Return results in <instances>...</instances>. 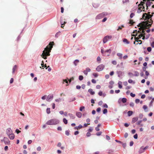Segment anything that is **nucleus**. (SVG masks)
Instances as JSON below:
<instances>
[{
  "mask_svg": "<svg viewBox=\"0 0 154 154\" xmlns=\"http://www.w3.org/2000/svg\"><path fill=\"white\" fill-rule=\"evenodd\" d=\"M54 44V42H50L48 46H47L45 49V50L43 51V53L41 55V56L44 59H47V56L50 55V52L53 48V45Z\"/></svg>",
  "mask_w": 154,
  "mask_h": 154,
  "instance_id": "1",
  "label": "nucleus"
},
{
  "mask_svg": "<svg viewBox=\"0 0 154 154\" xmlns=\"http://www.w3.org/2000/svg\"><path fill=\"white\" fill-rule=\"evenodd\" d=\"M59 123V121L56 119H54L48 121L46 123L48 125H57Z\"/></svg>",
  "mask_w": 154,
  "mask_h": 154,
  "instance_id": "2",
  "label": "nucleus"
},
{
  "mask_svg": "<svg viewBox=\"0 0 154 154\" xmlns=\"http://www.w3.org/2000/svg\"><path fill=\"white\" fill-rule=\"evenodd\" d=\"M152 22V21L151 19L149 18L148 20V22L146 21L144 22V23H145L146 26L150 27L151 26Z\"/></svg>",
  "mask_w": 154,
  "mask_h": 154,
  "instance_id": "3",
  "label": "nucleus"
},
{
  "mask_svg": "<svg viewBox=\"0 0 154 154\" xmlns=\"http://www.w3.org/2000/svg\"><path fill=\"white\" fill-rule=\"evenodd\" d=\"M104 67V66L102 64L98 66L96 68V69L98 71H100L102 70Z\"/></svg>",
  "mask_w": 154,
  "mask_h": 154,
  "instance_id": "4",
  "label": "nucleus"
},
{
  "mask_svg": "<svg viewBox=\"0 0 154 154\" xmlns=\"http://www.w3.org/2000/svg\"><path fill=\"white\" fill-rule=\"evenodd\" d=\"M105 15V13H103L97 15L96 18V19H100L103 17Z\"/></svg>",
  "mask_w": 154,
  "mask_h": 154,
  "instance_id": "5",
  "label": "nucleus"
},
{
  "mask_svg": "<svg viewBox=\"0 0 154 154\" xmlns=\"http://www.w3.org/2000/svg\"><path fill=\"white\" fill-rule=\"evenodd\" d=\"M117 73L118 75V76L121 78H122V77L124 74V73L120 71H117Z\"/></svg>",
  "mask_w": 154,
  "mask_h": 154,
  "instance_id": "6",
  "label": "nucleus"
},
{
  "mask_svg": "<svg viewBox=\"0 0 154 154\" xmlns=\"http://www.w3.org/2000/svg\"><path fill=\"white\" fill-rule=\"evenodd\" d=\"M6 145H9L10 144V141L7 137H4L3 139Z\"/></svg>",
  "mask_w": 154,
  "mask_h": 154,
  "instance_id": "7",
  "label": "nucleus"
},
{
  "mask_svg": "<svg viewBox=\"0 0 154 154\" xmlns=\"http://www.w3.org/2000/svg\"><path fill=\"white\" fill-rule=\"evenodd\" d=\"M138 27H140V28H139V29H141V28H143L145 27H146L145 23H140L138 25Z\"/></svg>",
  "mask_w": 154,
  "mask_h": 154,
  "instance_id": "8",
  "label": "nucleus"
},
{
  "mask_svg": "<svg viewBox=\"0 0 154 154\" xmlns=\"http://www.w3.org/2000/svg\"><path fill=\"white\" fill-rule=\"evenodd\" d=\"M53 97V95H49L48 96L46 100L47 101L49 102L51 100H50L52 99Z\"/></svg>",
  "mask_w": 154,
  "mask_h": 154,
  "instance_id": "9",
  "label": "nucleus"
},
{
  "mask_svg": "<svg viewBox=\"0 0 154 154\" xmlns=\"http://www.w3.org/2000/svg\"><path fill=\"white\" fill-rule=\"evenodd\" d=\"M6 133L8 135H9L12 133V131L10 128H8L6 130Z\"/></svg>",
  "mask_w": 154,
  "mask_h": 154,
  "instance_id": "10",
  "label": "nucleus"
},
{
  "mask_svg": "<svg viewBox=\"0 0 154 154\" xmlns=\"http://www.w3.org/2000/svg\"><path fill=\"white\" fill-rule=\"evenodd\" d=\"M9 138L11 140H13L14 139L15 136L13 134H11L8 135Z\"/></svg>",
  "mask_w": 154,
  "mask_h": 154,
  "instance_id": "11",
  "label": "nucleus"
},
{
  "mask_svg": "<svg viewBox=\"0 0 154 154\" xmlns=\"http://www.w3.org/2000/svg\"><path fill=\"white\" fill-rule=\"evenodd\" d=\"M142 120L139 121L136 123V124L137 125H139L140 127H143V124H141V123L142 122Z\"/></svg>",
  "mask_w": 154,
  "mask_h": 154,
  "instance_id": "12",
  "label": "nucleus"
},
{
  "mask_svg": "<svg viewBox=\"0 0 154 154\" xmlns=\"http://www.w3.org/2000/svg\"><path fill=\"white\" fill-rule=\"evenodd\" d=\"M68 115L69 116L71 119H74L75 118V116L71 113H69Z\"/></svg>",
  "mask_w": 154,
  "mask_h": 154,
  "instance_id": "13",
  "label": "nucleus"
},
{
  "mask_svg": "<svg viewBox=\"0 0 154 154\" xmlns=\"http://www.w3.org/2000/svg\"><path fill=\"white\" fill-rule=\"evenodd\" d=\"M61 145H62L61 143L60 142H59L57 144V146L59 147H60V149H62V150L64 149H65V147L64 146H61Z\"/></svg>",
  "mask_w": 154,
  "mask_h": 154,
  "instance_id": "14",
  "label": "nucleus"
},
{
  "mask_svg": "<svg viewBox=\"0 0 154 154\" xmlns=\"http://www.w3.org/2000/svg\"><path fill=\"white\" fill-rule=\"evenodd\" d=\"M138 120V118L137 117L134 118L132 119V123H135V122L137 121Z\"/></svg>",
  "mask_w": 154,
  "mask_h": 154,
  "instance_id": "15",
  "label": "nucleus"
},
{
  "mask_svg": "<svg viewBox=\"0 0 154 154\" xmlns=\"http://www.w3.org/2000/svg\"><path fill=\"white\" fill-rule=\"evenodd\" d=\"M110 85L109 86V87L110 88H112V85L114 84V82L113 81H110L109 83Z\"/></svg>",
  "mask_w": 154,
  "mask_h": 154,
  "instance_id": "16",
  "label": "nucleus"
},
{
  "mask_svg": "<svg viewBox=\"0 0 154 154\" xmlns=\"http://www.w3.org/2000/svg\"><path fill=\"white\" fill-rule=\"evenodd\" d=\"M75 100V97H72L69 98V102H71Z\"/></svg>",
  "mask_w": 154,
  "mask_h": 154,
  "instance_id": "17",
  "label": "nucleus"
},
{
  "mask_svg": "<svg viewBox=\"0 0 154 154\" xmlns=\"http://www.w3.org/2000/svg\"><path fill=\"white\" fill-rule=\"evenodd\" d=\"M88 92L90 93L91 95H94L95 93L94 91H93V90L91 89H89L88 90Z\"/></svg>",
  "mask_w": 154,
  "mask_h": 154,
  "instance_id": "18",
  "label": "nucleus"
},
{
  "mask_svg": "<svg viewBox=\"0 0 154 154\" xmlns=\"http://www.w3.org/2000/svg\"><path fill=\"white\" fill-rule=\"evenodd\" d=\"M118 87L119 88H122V82L121 81H119L118 83Z\"/></svg>",
  "mask_w": 154,
  "mask_h": 154,
  "instance_id": "19",
  "label": "nucleus"
},
{
  "mask_svg": "<svg viewBox=\"0 0 154 154\" xmlns=\"http://www.w3.org/2000/svg\"><path fill=\"white\" fill-rule=\"evenodd\" d=\"M112 36L111 35L106 36V42L107 41L110 40L112 39Z\"/></svg>",
  "mask_w": 154,
  "mask_h": 154,
  "instance_id": "20",
  "label": "nucleus"
},
{
  "mask_svg": "<svg viewBox=\"0 0 154 154\" xmlns=\"http://www.w3.org/2000/svg\"><path fill=\"white\" fill-rule=\"evenodd\" d=\"M76 115L78 117L80 118L82 117V114L81 112H77L76 113Z\"/></svg>",
  "mask_w": 154,
  "mask_h": 154,
  "instance_id": "21",
  "label": "nucleus"
},
{
  "mask_svg": "<svg viewBox=\"0 0 154 154\" xmlns=\"http://www.w3.org/2000/svg\"><path fill=\"white\" fill-rule=\"evenodd\" d=\"M123 42L126 44H128L129 43V42L126 38H124L123 39Z\"/></svg>",
  "mask_w": 154,
  "mask_h": 154,
  "instance_id": "22",
  "label": "nucleus"
},
{
  "mask_svg": "<svg viewBox=\"0 0 154 154\" xmlns=\"http://www.w3.org/2000/svg\"><path fill=\"white\" fill-rule=\"evenodd\" d=\"M145 151L144 150H143V147L142 146L140 148V149L139 150V153H142L144 151Z\"/></svg>",
  "mask_w": 154,
  "mask_h": 154,
  "instance_id": "23",
  "label": "nucleus"
},
{
  "mask_svg": "<svg viewBox=\"0 0 154 154\" xmlns=\"http://www.w3.org/2000/svg\"><path fill=\"white\" fill-rule=\"evenodd\" d=\"M133 112L131 111H129L128 112V116H130L132 114Z\"/></svg>",
  "mask_w": 154,
  "mask_h": 154,
  "instance_id": "24",
  "label": "nucleus"
},
{
  "mask_svg": "<svg viewBox=\"0 0 154 154\" xmlns=\"http://www.w3.org/2000/svg\"><path fill=\"white\" fill-rule=\"evenodd\" d=\"M128 82L129 83H132L133 84H134L135 83L134 81H133L131 79H129L128 80Z\"/></svg>",
  "mask_w": 154,
  "mask_h": 154,
  "instance_id": "25",
  "label": "nucleus"
},
{
  "mask_svg": "<svg viewBox=\"0 0 154 154\" xmlns=\"http://www.w3.org/2000/svg\"><path fill=\"white\" fill-rule=\"evenodd\" d=\"M134 72V76H138L139 75V73L138 72L135 71Z\"/></svg>",
  "mask_w": 154,
  "mask_h": 154,
  "instance_id": "26",
  "label": "nucleus"
},
{
  "mask_svg": "<svg viewBox=\"0 0 154 154\" xmlns=\"http://www.w3.org/2000/svg\"><path fill=\"white\" fill-rule=\"evenodd\" d=\"M117 55L119 57V59H121L122 57V54L121 53H118L117 54Z\"/></svg>",
  "mask_w": 154,
  "mask_h": 154,
  "instance_id": "27",
  "label": "nucleus"
},
{
  "mask_svg": "<svg viewBox=\"0 0 154 154\" xmlns=\"http://www.w3.org/2000/svg\"><path fill=\"white\" fill-rule=\"evenodd\" d=\"M111 51L110 49H109L107 51L106 50V56H109V54L111 53Z\"/></svg>",
  "mask_w": 154,
  "mask_h": 154,
  "instance_id": "28",
  "label": "nucleus"
},
{
  "mask_svg": "<svg viewBox=\"0 0 154 154\" xmlns=\"http://www.w3.org/2000/svg\"><path fill=\"white\" fill-rule=\"evenodd\" d=\"M17 68V66L16 65H15L14 66V67L13 68V69H12L13 73H14V72L15 71L16 69Z\"/></svg>",
  "mask_w": 154,
  "mask_h": 154,
  "instance_id": "29",
  "label": "nucleus"
},
{
  "mask_svg": "<svg viewBox=\"0 0 154 154\" xmlns=\"http://www.w3.org/2000/svg\"><path fill=\"white\" fill-rule=\"evenodd\" d=\"M79 60H75V61L74 62V63L75 64V65L76 66L78 63H79Z\"/></svg>",
  "mask_w": 154,
  "mask_h": 154,
  "instance_id": "30",
  "label": "nucleus"
},
{
  "mask_svg": "<svg viewBox=\"0 0 154 154\" xmlns=\"http://www.w3.org/2000/svg\"><path fill=\"white\" fill-rule=\"evenodd\" d=\"M128 75L130 77H131L133 76H134V74H133L131 72H129L128 73Z\"/></svg>",
  "mask_w": 154,
  "mask_h": 154,
  "instance_id": "31",
  "label": "nucleus"
},
{
  "mask_svg": "<svg viewBox=\"0 0 154 154\" xmlns=\"http://www.w3.org/2000/svg\"><path fill=\"white\" fill-rule=\"evenodd\" d=\"M63 122L65 124H67L68 123L67 120L65 118H63Z\"/></svg>",
  "mask_w": 154,
  "mask_h": 154,
  "instance_id": "32",
  "label": "nucleus"
},
{
  "mask_svg": "<svg viewBox=\"0 0 154 154\" xmlns=\"http://www.w3.org/2000/svg\"><path fill=\"white\" fill-rule=\"evenodd\" d=\"M142 8V7H140L138 9L137 11V13H140L142 11V10H141V8Z\"/></svg>",
  "mask_w": 154,
  "mask_h": 154,
  "instance_id": "33",
  "label": "nucleus"
},
{
  "mask_svg": "<svg viewBox=\"0 0 154 154\" xmlns=\"http://www.w3.org/2000/svg\"><path fill=\"white\" fill-rule=\"evenodd\" d=\"M122 101L123 103H124L126 102L127 99L126 98H123L122 99Z\"/></svg>",
  "mask_w": 154,
  "mask_h": 154,
  "instance_id": "34",
  "label": "nucleus"
},
{
  "mask_svg": "<svg viewBox=\"0 0 154 154\" xmlns=\"http://www.w3.org/2000/svg\"><path fill=\"white\" fill-rule=\"evenodd\" d=\"M154 101V98H152V101L150 102L149 103V106H152V103Z\"/></svg>",
  "mask_w": 154,
  "mask_h": 154,
  "instance_id": "35",
  "label": "nucleus"
},
{
  "mask_svg": "<svg viewBox=\"0 0 154 154\" xmlns=\"http://www.w3.org/2000/svg\"><path fill=\"white\" fill-rule=\"evenodd\" d=\"M79 79L80 81H82V80L83 79V76L81 75H79Z\"/></svg>",
  "mask_w": 154,
  "mask_h": 154,
  "instance_id": "36",
  "label": "nucleus"
},
{
  "mask_svg": "<svg viewBox=\"0 0 154 154\" xmlns=\"http://www.w3.org/2000/svg\"><path fill=\"white\" fill-rule=\"evenodd\" d=\"M143 35H142L140 33V34L138 35L137 37L138 38V39L140 38L143 36Z\"/></svg>",
  "mask_w": 154,
  "mask_h": 154,
  "instance_id": "37",
  "label": "nucleus"
},
{
  "mask_svg": "<svg viewBox=\"0 0 154 154\" xmlns=\"http://www.w3.org/2000/svg\"><path fill=\"white\" fill-rule=\"evenodd\" d=\"M143 35H142L140 33V34L138 35L137 37L138 38V39L140 38L143 36Z\"/></svg>",
  "mask_w": 154,
  "mask_h": 154,
  "instance_id": "38",
  "label": "nucleus"
},
{
  "mask_svg": "<svg viewBox=\"0 0 154 154\" xmlns=\"http://www.w3.org/2000/svg\"><path fill=\"white\" fill-rule=\"evenodd\" d=\"M46 112L48 114H49L50 113V109L49 108H47L46 109Z\"/></svg>",
  "mask_w": 154,
  "mask_h": 154,
  "instance_id": "39",
  "label": "nucleus"
},
{
  "mask_svg": "<svg viewBox=\"0 0 154 154\" xmlns=\"http://www.w3.org/2000/svg\"><path fill=\"white\" fill-rule=\"evenodd\" d=\"M123 3H128L129 2V0H123Z\"/></svg>",
  "mask_w": 154,
  "mask_h": 154,
  "instance_id": "40",
  "label": "nucleus"
},
{
  "mask_svg": "<svg viewBox=\"0 0 154 154\" xmlns=\"http://www.w3.org/2000/svg\"><path fill=\"white\" fill-rule=\"evenodd\" d=\"M135 15L134 14V13H132L130 15V18H132Z\"/></svg>",
  "mask_w": 154,
  "mask_h": 154,
  "instance_id": "41",
  "label": "nucleus"
},
{
  "mask_svg": "<svg viewBox=\"0 0 154 154\" xmlns=\"http://www.w3.org/2000/svg\"><path fill=\"white\" fill-rule=\"evenodd\" d=\"M139 116L140 119H141L143 117V115L142 113H140L139 114Z\"/></svg>",
  "mask_w": 154,
  "mask_h": 154,
  "instance_id": "42",
  "label": "nucleus"
},
{
  "mask_svg": "<svg viewBox=\"0 0 154 154\" xmlns=\"http://www.w3.org/2000/svg\"><path fill=\"white\" fill-rule=\"evenodd\" d=\"M138 32L139 33H140L141 34H142V35H145V31L144 30H143L141 32H140V31H138Z\"/></svg>",
  "mask_w": 154,
  "mask_h": 154,
  "instance_id": "43",
  "label": "nucleus"
},
{
  "mask_svg": "<svg viewBox=\"0 0 154 154\" xmlns=\"http://www.w3.org/2000/svg\"><path fill=\"white\" fill-rule=\"evenodd\" d=\"M143 108L145 110V111L147 112V111H146V110L147 109V107L146 105H144L143 106Z\"/></svg>",
  "mask_w": 154,
  "mask_h": 154,
  "instance_id": "44",
  "label": "nucleus"
},
{
  "mask_svg": "<svg viewBox=\"0 0 154 154\" xmlns=\"http://www.w3.org/2000/svg\"><path fill=\"white\" fill-rule=\"evenodd\" d=\"M124 26L123 25H122L121 26H119L118 27V28L117 29V30H119V29H122V27H124Z\"/></svg>",
  "mask_w": 154,
  "mask_h": 154,
  "instance_id": "45",
  "label": "nucleus"
},
{
  "mask_svg": "<svg viewBox=\"0 0 154 154\" xmlns=\"http://www.w3.org/2000/svg\"><path fill=\"white\" fill-rule=\"evenodd\" d=\"M85 107L84 106L81 107L80 108L79 110L80 111H82L83 109H85Z\"/></svg>",
  "mask_w": 154,
  "mask_h": 154,
  "instance_id": "46",
  "label": "nucleus"
},
{
  "mask_svg": "<svg viewBox=\"0 0 154 154\" xmlns=\"http://www.w3.org/2000/svg\"><path fill=\"white\" fill-rule=\"evenodd\" d=\"M152 48L150 47H148L147 48V50L149 52H150L151 51Z\"/></svg>",
  "mask_w": 154,
  "mask_h": 154,
  "instance_id": "47",
  "label": "nucleus"
},
{
  "mask_svg": "<svg viewBox=\"0 0 154 154\" xmlns=\"http://www.w3.org/2000/svg\"><path fill=\"white\" fill-rule=\"evenodd\" d=\"M97 61L98 62H100V61L101 58L99 56V57H97Z\"/></svg>",
  "mask_w": 154,
  "mask_h": 154,
  "instance_id": "48",
  "label": "nucleus"
},
{
  "mask_svg": "<svg viewBox=\"0 0 154 154\" xmlns=\"http://www.w3.org/2000/svg\"><path fill=\"white\" fill-rule=\"evenodd\" d=\"M65 134L67 135L68 136L69 135V131H65Z\"/></svg>",
  "mask_w": 154,
  "mask_h": 154,
  "instance_id": "49",
  "label": "nucleus"
},
{
  "mask_svg": "<svg viewBox=\"0 0 154 154\" xmlns=\"http://www.w3.org/2000/svg\"><path fill=\"white\" fill-rule=\"evenodd\" d=\"M122 143V145L123 147H124V148H125L126 146V143Z\"/></svg>",
  "mask_w": 154,
  "mask_h": 154,
  "instance_id": "50",
  "label": "nucleus"
},
{
  "mask_svg": "<svg viewBox=\"0 0 154 154\" xmlns=\"http://www.w3.org/2000/svg\"><path fill=\"white\" fill-rule=\"evenodd\" d=\"M15 131L17 134H19V133L21 132V131L19 130L18 129H17Z\"/></svg>",
  "mask_w": 154,
  "mask_h": 154,
  "instance_id": "51",
  "label": "nucleus"
},
{
  "mask_svg": "<svg viewBox=\"0 0 154 154\" xmlns=\"http://www.w3.org/2000/svg\"><path fill=\"white\" fill-rule=\"evenodd\" d=\"M146 5L147 6V5H149V6H150V2L149 1V0L147 1Z\"/></svg>",
  "mask_w": 154,
  "mask_h": 154,
  "instance_id": "52",
  "label": "nucleus"
},
{
  "mask_svg": "<svg viewBox=\"0 0 154 154\" xmlns=\"http://www.w3.org/2000/svg\"><path fill=\"white\" fill-rule=\"evenodd\" d=\"M140 100L139 99H137L135 100V103H139L140 102Z\"/></svg>",
  "mask_w": 154,
  "mask_h": 154,
  "instance_id": "53",
  "label": "nucleus"
},
{
  "mask_svg": "<svg viewBox=\"0 0 154 154\" xmlns=\"http://www.w3.org/2000/svg\"><path fill=\"white\" fill-rule=\"evenodd\" d=\"M130 96L131 97H134L135 96V95L134 94H133L132 93H130Z\"/></svg>",
  "mask_w": 154,
  "mask_h": 154,
  "instance_id": "54",
  "label": "nucleus"
},
{
  "mask_svg": "<svg viewBox=\"0 0 154 154\" xmlns=\"http://www.w3.org/2000/svg\"><path fill=\"white\" fill-rule=\"evenodd\" d=\"M93 75L95 77H97L98 76V74L96 73H93Z\"/></svg>",
  "mask_w": 154,
  "mask_h": 154,
  "instance_id": "55",
  "label": "nucleus"
},
{
  "mask_svg": "<svg viewBox=\"0 0 154 154\" xmlns=\"http://www.w3.org/2000/svg\"><path fill=\"white\" fill-rule=\"evenodd\" d=\"M101 133H102L101 132V131L99 132H97L96 133V135L97 136H100L101 134Z\"/></svg>",
  "mask_w": 154,
  "mask_h": 154,
  "instance_id": "56",
  "label": "nucleus"
},
{
  "mask_svg": "<svg viewBox=\"0 0 154 154\" xmlns=\"http://www.w3.org/2000/svg\"><path fill=\"white\" fill-rule=\"evenodd\" d=\"M138 136L137 134H136L134 136V137L135 139H137V138Z\"/></svg>",
  "mask_w": 154,
  "mask_h": 154,
  "instance_id": "57",
  "label": "nucleus"
},
{
  "mask_svg": "<svg viewBox=\"0 0 154 154\" xmlns=\"http://www.w3.org/2000/svg\"><path fill=\"white\" fill-rule=\"evenodd\" d=\"M93 128H90L89 129H88V131L89 132H91V131H92V130H93Z\"/></svg>",
  "mask_w": 154,
  "mask_h": 154,
  "instance_id": "58",
  "label": "nucleus"
},
{
  "mask_svg": "<svg viewBox=\"0 0 154 154\" xmlns=\"http://www.w3.org/2000/svg\"><path fill=\"white\" fill-rule=\"evenodd\" d=\"M87 72H90L91 70V69L89 68H86L85 70Z\"/></svg>",
  "mask_w": 154,
  "mask_h": 154,
  "instance_id": "59",
  "label": "nucleus"
},
{
  "mask_svg": "<svg viewBox=\"0 0 154 154\" xmlns=\"http://www.w3.org/2000/svg\"><path fill=\"white\" fill-rule=\"evenodd\" d=\"M103 103V102L102 101H100L98 103V105L100 106H101L102 104Z\"/></svg>",
  "mask_w": 154,
  "mask_h": 154,
  "instance_id": "60",
  "label": "nucleus"
},
{
  "mask_svg": "<svg viewBox=\"0 0 154 154\" xmlns=\"http://www.w3.org/2000/svg\"><path fill=\"white\" fill-rule=\"evenodd\" d=\"M101 110V109L100 108V107H98V108L97 109V110H96V111L97 112H99Z\"/></svg>",
  "mask_w": 154,
  "mask_h": 154,
  "instance_id": "61",
  "label": "nucleus"
},
{
  "mask_svg": "<svg viewBox=\"0 0 154 154\" xmlns=\"http://www.w3.org/2000/svg\"><path fill=\"white\" fill-rule=\"evenodd\" d=\"M91 135V134L89 132L87 133L86 134V136L88 137L90 136Z\"/></svg>",
  "mask_w": 154,
  "mask_h": 154,
  "instance_id": "62",
  "label": "nucleus"
},
{
  "mask_svg": "<svg viewBox=\"0 0 154 154\" xmlns=\"http://www.w3.org/2000/svg\"><path fill=\"white\" fill-rule=\"evenodd\" d=\"M112 63L113 65H116L117 64L116 62V61H115V60L113 61H112Z\"/></svg>",
  "mask_w": 154,
  "mask_h": 154,
  "instance_id": "63",
  "label": "nucleus"
},
{
  "mask_svg": "<svg viewBox=\"0 0 154 154\" xmlns=\"http://www.w3.org/2000/svg\"><path fill=\"white\" fill-rule=\"evenodd\" d=\"M151 46L153 47V48H154V42H152L151 43Z\"/></svg>",
  "mask_w": 154,
  "mask_h": 154,
  "instance_id": "64",
  "label": "nucleus"
}]
</instances>
